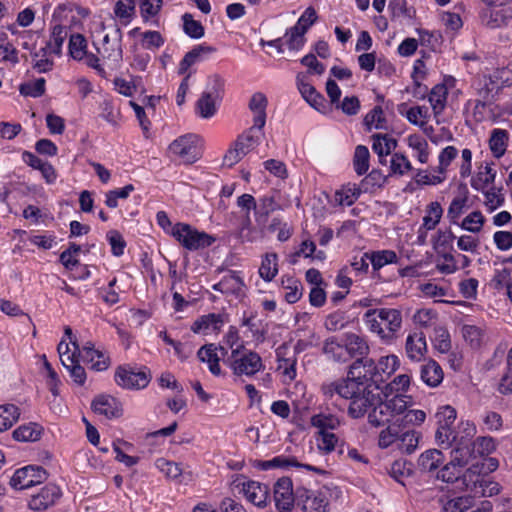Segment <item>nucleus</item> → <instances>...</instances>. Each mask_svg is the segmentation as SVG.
Here are the masks:
<instances>
[{"label": "nucleus", "instance_id": "1", "mask_svg": "<svg viewBox=\"0 0 512 512\" xmlns=\"http://www.w3.org/2000/svg\"><path fill=\"white\" fill-rule=\"evenodd\" d=\"M363 320L369 331L390 342L402 326V312L395 308H374L365 312Z\"/></svg>", "mask_w": 512, "mask_h": 512}, {"label": "nucleus", "instance_id": "2", "mask_svg": "<svg viewBox=\"0 0 512 512\" xmlns=\"http://www.w3.org/2000/svg\"><path fill=\"white\" fill-rule=\"evenodd\" d=\"M224 363L227 364L237 376L245 375L251 377L264 369L260 355L245 348L243 345L233 349L231 354L224 359Z\"/></svg>", "mask_w": 512, "mask_h": 512}, {"label": "nucleus", "instance_id": "3", "mask_svg": "<svg viewBox=\"0 0 512 512\" xmlns=\"http://www.w3.org/2000/svg\"><path fill=\"white\" fill-rule=\"evenodd\" d=\"M483 472V463L476 462L469 466L463 475L464 488L473 493L474 496L491 497L497 495L500 492L499 484L484 480Z\"/></svg>", "mask_w": 512, "mask_h": 512}, {"label": "nucleus", "instance_id": "4", "mask_svg": "<svg viewBox=\"0 0 512 512\" xmlns=\"http://www.w3.org/2000/svg\"><path fill=\"white\" fill-rule=\"evenodd\" d=\"M170 235L191 251L209 247L215 241V238L206 232H200L191 225L181 222L174 224Z\"/></svg>", "mask_w": 512, "mask_h": 512}, {"label": "nucleus", "instance_id": "5", "mask_svg": "<svg viewBox=\"0 0 512 512\" xmlns=\"http://www.w3.org/2000/svg\"><path fill=\"white\" fill-rule=\"evenodd\" d=\"M435 418L437 423L435 441L442 449H449L455 440L453 425L457 419V411L450 405L441 406L438 408Z\"/></svg>", "mask_w": 512, "mask_h": 512}, {"label": "nucleus", "instance_id": "6", "mask_svg": "<svg viewBox=\"0 0 512 512\" xmlns=\"http://www.w3.org/2000/svg\"><path fill=\"white\" fill-rule=\"evenodd\" d=\"M169 152L184 164H193L202 157V139L193 133L182 135L169 145Z\"/></svg>", "mask_w": 512, "mask_h": 512}, {"label": "nucleus", "instance_id": "7", "mask_svg": "<svg viewBox=\"0 0 512 512\" xmlns=\"http://www.w3.org/2000/svg\"><path fill=\"white\" fill-rule=\"evenodd\" d=\"M114 380L124 389L139 390L148 386L151 373L146 367L137 370L130 365H121L115 371Z\"/></svg>", "mask_w": 512, "mask_h": 512}, {"label": "nucleus", "instance_id": "8", "mask_svg": "<svg viewBox=\"0 0 512 512\" xmlns=\"http://www.w3.org/2000/svg\"><path fill=\"white\" fill-rule=\"evenodd\" d=\"M296 502L302 506L304 512H328V489L324 487L315 491L297 488Z\"/></svg>", "mask_w": 512, "mask_h": 512}, {"label": "nucleus", "instance_id": "9", "mask_svg": "<svg viewBox=\"0 0 512 512\" xmlns=\"http://www.w3.org/2000/svg\"><path fill=\"white\" fill-rule=\"evenodd\" d=\"M317 18L316 10L312 6L305 9L297 23L286 32L289 49L299 50L304 45V35L317 21Z\"/></svg>", "mask_w": 512, "mask_h": 512}, {"label": "nucleus", "instance_id": "10", "mask_svg": "<svg viewBox=\"0 0 512 512\" xmlns=\"http://www.w3.org/2000/svg\"><path fill=\"white\" fill-rule=\"evenodd\" d=\"M48 478L47 471L37 465H28L17 469L10 480V485L18 490L41 484Z\"/></svg>", "mask_w": 512, "mask_h": 512}, {"label": "nucleus", "instance_id": "11", "mask_svg": "<svg viewBox=\"0 0 512 512\" xmlns=\"http://www.w3.org/2000/svg\"><path fill=\"white\" fill-rule=\"evenodd\" d=\"M362 389V382H358L357 380L350 378L349 373H347V377L345 379L323 383L321 386V391L327 399H331L335 395H338L340 398L351 400L359 394Z\"/></svg>", "mask_w": 512, "mask_h": 512}, {"label": "nucleus", "instance_id": "12", "mask_svg": "<svg viewBox=\"0 0 512 512\" xmlns=\"http://www.w3.org/2000/svg\"><path fill=\"white\" fill-rule=\"evenodd\" d=\"M258 144L252 134L243 133L237 137L232 146L226 151L223 157V165L233 167L240 162Z\"/></svg>", "mask_w": 512, "mask_h": 512}, {"label": "nucleus", "instance_id": "13", "mask_svg": "<svg viewBox=\"0 0 512 512\" xmlns=\"http://www.w3.org/2000/svg\"><path fill=\"white\" fill-rule=\"evenodd\" d=\"M274 500L276 508L281 512H290L296 502V492L289 477H282L274 484Z\"/></svg>", "mask_w": 512, "mask_h": 512}, {"label": "nucleus", "instance_id": "14", "mask_svg": "<svg viewBox=\"0 0 512 512\" xmlns=\"http://www.w3.org/2000/svg\"><path fill=\"white\" fill-rule=\"evenodd\" d=\"M61 495V489L57 485L47 484L37 494L31 496L29 508L34 511L46 510L53 506Z\"/></svg>", "mask_w": 512, "mask_h": 512}, {"label": "nucleus", "instance_id": "15", "mask_svg": "<svg viewBox=\"0 0 512 512\" xmlns=\"http://www.w3.org/2000/svg\"><path fill=\"white\" fill-rule=\"evenodd\" d=\"M225 356H228V350L222 346L217 347L213 343L203 345L197 352L198 359L201 362L207 363L209 371L215 376L220 375L221 368L219 361L221 357L224 360Z\"/></svg>", "mask_w": 512, "mask_h": 512}, {"label": "nucleus", "instance_id": "16", "mask_svg": "<svg viewBox=\"0 0 512 512\" xmlns=\"http://www.w3.org/2000/svg\"><path fill=\"white\" fill-rule=\"evenodd\" d=\"M486 25L491 29L512 27V0H507L497 9L485 12Z\"/></svg>", "mask_w": 512, "mask_h": 512}, {"label": "nucleus", "instance_id": "17", "mask_svg": "<svg viewBox=\"0 0 512 512\" xmlns=\"http://www.w3.org/2000/svg\"><path fill=\"white\" fill-rule=\"evenodd\" d=\"M371 364L374 375V385L377 389H380L381 384L385 383L399 366V359L396 355H388L381 357L378 362L371 359Z\"/></svg>", "mask_w": 512, "mask_h": 512}, {"label": "nucleus", "instance_id": "18", "mask_svg": "<svg viewBox=\"0 0 512 512\" xmlns=\"http://www.w3.org/2000/svg\"><path fill=\"white\" fill-rule=\"evenodd\" d=\"M92 410L107 419L119 418L123 409L121 403L111 395H99L91 403Z\"/></svg>", "mask_w": 512, "mask_h": 512}, {"label": "nucleus", "instance_id": "19", "mask_svg": "<svg viewBox=\"0 0 512 512\" xmlns=\"http://www.w3.org/2000/svg\"><path fill=\"white\" fill-rule=\"evenodd\" d=\"M377 394H374L367 387H363L362 391L350 400L348 414L358 419L369 413L375 403Z\"/></svg>", "mask_w": 512, "mask_h": 512}, {"label": "nucleus", "instance_id": "20", "mask_svg": "<svg viewBox=\"0 0 512 512\" xmlns=\"http://www.w3.org/2000/svg\"><path fill=\"white\" fill-rule=\"evenodd\" d=\"M472 446V442L453 441L450 461L461 468L468 464L471 466L476 462L481 463L476 456V450Z\"/></svg>", "mask_w": 512, "mask_h": 512}, {"label": "nucleus", "instance_id": "21", "mask_svg": "<svg viewBox=\"0 0 512 512\" xmlns=\"http://www.w3.org/2000/svg\"><path fill=\"white\" fill-rule=\"evenodd\" d=\"M406 356L414 362H420L427 353V342L422 331L409 333L405 341Z\"/></svg>", "mask_w": 512, "mask_h": 512}, {"label": "nucleus", "instance_id": "22", "mask_svg": "<svg viewBox=\"0 0 512 512\" xmlns=\"http://www.w3.org/2000/svg\"><path fill=\"white\" fill-rule=\"evenodd\" d=\"M246 499L257 507H265L269 499V486L258 481H247L242 484Z\"/></svg>", "mask_w": 512, "mask_h": 512}, {"label": "nucleus", "instance_id": "23", "mask_svg": "<svg viewBox=\"0 0 512 512\" xmlns=\"http://www.w3.org/2000/svg\"><path fill=\"white\" fill-rule=\"evenodd\" d=\"M216 52V48L206 44H199L187 52L179 63L178 74L185 75L194 64L203 61L208 55Z\"/></svg>", "mask_w": 512, "mask_h": 512}, {"label": "nucleus", "instance_id": "24", "mask_svg": "<svg viewBox=\"0 0 512 512\" xmlns=\"http://www.w3.org/2000/svg\"><path fill=\"white\" fill-rule=\"evenodd\" d=\"M349 377L362 382V387H369L374 385V375L371 364V359H356L349 368Z\"/></svg>", "mask_w": 512, "mask_h": 512}, {"label": "nucleus", "instance_id": "25", "mask_svg": "<svg viewBox=\"0 0 512 512\" xmlns=\"http://www.w3.org/2000/svg\"><path fill=\"white\" fill-rule=\"evenodd\" d=\"M345 353L351 358L366 359L370 352V347L364 336L355 333L345 334Z\"/></svg>", "mask_w": 512, "mask_h": 512}, {"label": "nucleus", "instance_id": "26", "mask_svg": "<svg viewBox=\"0 0 512 512\" xmlns=\"http://www.w3.org/2000/svg\"><path fill=\"white\" fill-rule=\"evenodd\" d=\"M82 357L84 361L91 363V368L96 371H104L110 365L109 357L95 348L94 344L90 341L86 342L82 347Z\"/></svg>", "mask_w": 512, "mask_h": 512}, {"label": "nucleus", "instance_id": "27", "mask_svg": "<svg viewBox=\"0 0 512 512\" xmlns=\"http://www.w3.org/2000/svg\"><path fill=\"white\" fill-rule=\"evenodd\" d=\"M444 373L438 362L430 359L422 365L420 370L421 380L429 387H438L443 381Z\"/></svg>", "mask_w": 512, "mask_h": 512}, {"label": "nucleus", "instance_id": "28", "mask_svg": "<svg viewBox=\"0 0 512 512\" xmlns=\"http://www.w3.org/2000/svg\"><path fill=\"white\" fill-rule=\"evenodd\" d=\"M389 411V407H387L385 401H382L377 394L375 403L368 413V422L374 427H380L390 423L393 418Z\"/></svg>", "mask_w": 512, "mask_h": 512}, {"label": "nucleus", "instance_id": "29", "mask_svg": "<svg viewBox=\"0 0 512 512\" xmlns=\"http://www.w3.org/2000/svg\"><path fill=\"white\" fill-rule=\"evenodd\" d=\"M122 30L117 25L114 26L111 31V40L112 43L106 46H103L102 55L104 58L112 60L114 62H120L123 58V50H122Z\"/></svg>", "mask_w": 512, "mask_h": 512}, {"label": "nucleus", "instance_id": "30", "mask_svg": "<svg viewBox=\"0 0 512 512\" xmlns=\"http://www.w3.org/2000/svg\"><path fill=\"white\" fill-rule=\"evenodd\" d=\"M221 314L209 313L198 318L192 325L191 329L194 333H208L209 331L220 330L223 324Z\"/></svg>", "mask_w": 512, "mask_h": 512}, {"label": "nucleus", "instance_id": "31", "mask_svg": "<svg viewBox=\"0 0 512 512\" xmlns=\"http://www.w3.org/2000/svg\"><path fill=\"white\" fill-rule=\"evenodd\" d=\"M444 461V455L441 450L429 449L423 452L417 461L418 468L423 472L436 470Z\"/></svg>", "mask_w": 512, "mask_h": 512}, {"label": "nucleus", "instance_id": "32", "mask_svg": "<svg viewBox=\"0 0 512 512\" xmlns=\"http://www.w3.org/2000/svg\"><path fill=\"white\" fill-rule=\"evenodd\" d=\"M421 437V433L416 430L408 429L403 431L401 429L397 447L402 453L410 455L418 448Z\"/></svg>", "mask_w": 512, "mask_h": 512}, {"label": "nucleus", "instance_id": "33", "mask_svg": "<svg viewBox=\"0 0 512 512\" xmlns=\"http://www.w3.org/2000/svg\"><path fill=\"white\" fill-rule=\"evenodd\" d=\"M43 428L37 423H28L19 426L13 431V438L20 442H35L40 439Z\"/></svg>", "mask_w": 512, "mask_h": 512}, {"label": "nucleus", "instance_id": "34", "mask_svg": "<svg viewBox=\"0 0 512 512\" xmlns=\"http://www.w3.org/2000/svg\"><path fill=\"white\" fill-rule=\"evenodd\" d=\"M259 276L265 281H272L278 274V255L274 252L266 253L259 267Z\"/></svg>", "mask_w": 512, "mask_h": 512}, {"label": "nucleus", "instance_id": "35", "mask_svg": "<svg viewBox=\"0 0 512 512\" xmlns=\"http://www.w3.org/2000/svg\"><path fill=\"white\" fill-rule=\"evenodd\" d=\"M448 89L445 84L435 85L429 95L428 100L432 106L435 116L441 114L446 106Z\"/></svg>", "mask_w": 512, "mask_h": 512}, {"label": "nucleus", "instance_id": "36", "mask_svg": "<svg viewBox=\"0 0 512 512\" xmlns=\"http://www.w3.org/2000/svg\"><path fill=\"white\" fill-rule=\"evenodd\" d=\"M281 285L283 289L286 290L284 298L288 303L294 304L300 300L303 291L300 280L292 276H283L281 279Z\"/></svg>", "mask_w": 512, "mask_h": 512}, {"label": "nucleus", "instance_id": "37", "mask_svg": "<svg viewBox=\"0 0 512 512\" xmlns=\"http://www.w3.org/2000/svg\"><path fill=\"white\" fill-rule=\"evenodd\" d=\"M277 209V204L272 196L260 198L259 204L256 203L255 220L259 225H265L269 215Z\"/></svg>", "mask_w": 512, "mask_h": 512}, {"label": "nucleus", "instance_id": "38", "mask_svg": "<svg viewBox=\"0 0 512 512\" xmlns=\"http://www.w3.org/2000/svg\"><path fill=\"white\" fill-rule=\"evenodd\" d=\"M401 424L396 422L389 424L386 428L381 430L378 436V446L381 449H386L393 445L394 443H398V439L400 436Z\"/></svg>", "mask_w": 512, "mask_h": 512}, {"label": "nucleus", "instance_id": "39", "mask_svg": "<svg viewBox=\"0 0 512 512\" xmlns=\"http://www.w3.org/2000/svg\"><path fill=\"white\" fill-rule=\"evenodd\" d=\"M508 132L503 129H494L489 139V147L496 158L504 155L507 147Z\"/></svg>", "mask_w": 512, "mask_h": 512}, {"label": "nucleus", "instance_id": "40", "mask_svg": "<svg viewBox=\"0 0 512 512\" xmlns=\"http://www.w3.org/2000/svg\"><path fill=\"white\" fill-rule=\"evenodd\" d=\"M272 464V468H285V467H297L304 468L308 471H313L317 474H323L325 471L316 466H312L310 464H304L297 461L295 457H286V456H276L270 460Z\"/></svg>", "mask_w": 512, "mask_h": 512}, {"label": "nucleus", "instance_id": "41", "mask_svg": "<svg viewBox=\"0 0 512 512\" xmlns=\"http://www.w3.org/2000/svg\"><path fill=\"white\" fill-rule=\"evenodd\" d=\"M216 101L219 100L203 92L196 102V112L204 119L213 117L217 112Z\"/></svg>", "mask_w": 512, "mask_h": 512}, {"label": "nucleus", "instance_id": "42", "mask_svg": "<svg viewBox=\"0 0 512 512\" xmlns=\"http://www.w3.org/2000/svg\"><path fill=\"white\" fill-rule=\"evenodd\" d=\"M69 55L77 61L84 59L87 53V41L82 34H72L68 43Z\"/></svg>", "mask_w": 512, "mask_h": 512}, {"label": "nucleus", "instance_id": "43", "mask_svg": "<svg viewBox=\"0 0 512 512\" xmlns=\"http://www.w3.org/2000/svg\"><path fill=\"white\" fill-rule=\"evenodd\" d=\"M462 468L449 461L437 474V478L446 483H461L463 486Z\"/></svg>", "mask_w": 512, "mask_h": 512}, {"label": "nucleus", "instance_id": "44", "mask_svg": "<svg viewBox=\"0 0 512 512\" xmlns=\"http://www.w3.org/2000/svg\"><path fill=\"white\" fill-rule=\"evenodd\" d=\"M19 408L13 404L0 406V432L6 431L18 420Z\"/></svg>", "mask_w": 512, "mask_h": 512}, {"label": "nucleus", "instance_id": "45", "mask_svg": "<svg viewBox=\"0 0 512 512\" xmlns=\"http://www.w3.org/2000/svg\"><path fill=\"white\" fill-rule=\"evenodd\" d=\"M397 259V254L392 250H381L369 253V260L375 271L387 264L396 263Z\"/></svg>", "mask_w": 512, "mask_h": 512}, {"label": "nucleus", "instance_id": "46", "mask_svg": "<svg viewBox=\"0 0 512 512\" xmlns=\"http://www.w3.org/2000/svg\"><path fill=\"white\" fill-rule=\"evenodd\" d=\"M434 348L442 353H448L452 347L450 333L444 326L434 328V338L432 339Z\"/></svg>", "mask_w": 512, "mask_h": 512}, {"label": "nucleus", "instance_id": "47", "mask_svg": "<svg viewBox=\"0 0 512 512\" xmlns=\"http://www.w3.org/2000/svg\"><path fill=\"white\" fill-rule=\"evenodd\" d=\"M388 473L396 482L405 485L404 480L412 475L411 463L396 460L391 464Z\"/></svg>", "mask_w": 512, "mask_h": 512}, {"label": "nucleus", "instance_id": "48", "mask_svg": "<svg viewBox=\"0 0 512 512\" xmlns=\"http://www.w3.org/2000/svg\"><path fill=\"white\" fill-rule=\"evenodd\" d=\"M370 153L366 146L358 145L355 148L353 165L358 175H364L369 169Z\"/></svg>", "mask_w": 512, "mask_h": 512}, {"label": "nucleus", "instance_id": "49", "mask_svg": "<svg viewBox=\"0 0 512 512\" xmlns=\"http://www.w3.org/2000/svg\"><path fill=\"white\" fill-rule=\"evenodd\" d=\"M312 426L319 429V432H329L328 430H334L340 422L338 418L332 414H316L311 417Z\"/></svg>", "mask_w": 512, "mask_h": 512}, {"label": "nucleus", "instance_id": "50", "mask_svg": "<svg viewBox=\"0 0 512 512\" xmlns=\"http://www.w3.org/2000/svg\"><path fill=\"white\" fill-rule=\"evenodd\" d=\"M363 122L367 131H371L372 128L385 129L386 119L384 117L382 107L375 106L369 113L366 114Z\"/></svg>", "mask_w": 512, "mask_h": 512}, {"label": "nucleus", "instance_id": "51", "mask_svg": "<svg viewBox=\"0 0 512 512\" xmlns=\"http://www.w3.org/2000/svg\"><path fill=\"white\" fill-rule=\"evenodd\" d=\"M442 214L443 209L438 202L430 203L427 209V214L423 217L422 227L425 230H433L440 222Z\"/></svg>", "mask_w": 512, "mask_h": 512}, {"label": "nucleus", "instance_id": "52", "mask_svg": "<svg viewBox=\"0 0 512 512\" xmlns=\"http://www.w3.org/2000/svg\"><path fill=\"white\" fill-rule=\"evenodd\" d=\"M408 145L417 152V158L420 163H427L429 152L427 141L418 134H413L408 137Z\"/></svg>", "mask_w": 512, "mask_h": 512}, {"label": "nucleus", "instance_id": "53", "mask_svg": "<svg viewBox=\"0 0 512 512\" xmlns=\"http://www.w3.org/2000/svg\"><path fill=\"white\" fill-rule=\"evenodd\" d=\"M67 37V30L62 25H55L51 32V38L47 44L51 45V53L60 56L62 53V46Z\"/></svg>", "mask_w": 512, "mask_h": 512}, {"label": "nucleus", "instance_id": "54", "mask_svg": "<svg viewBox=\"0 0 512 512\" xmlns=\"http://www.w3.org/2000/svg\"><path fill=\"white\" fill-rule=\"evenodd\" d=\"M183 30L184 32L193 39H200L204 36L205 30L201 22L193 19L192 15L185 13L182 16Z\"/></svg>", "mask_w": 512, "mask_h": 512}, {"label": "nucleus", "instance_id": "55", "mask_svg": "<svg viewBox=\"0 0 512 512\" xmlns=\"http://www.w3.org/2000/svg\"><path fill=\"white\" fill-rule=\"evenodd\" d=\"M496 171L487 164L483 170H480L476 179H472L471 186L476 190L483 191L485 187L495 181Z\"/></svg>", "mask_w": 512, "mask_h": 512}, {"label": "nucleus", "instance_id": "56", "mask_svg": "<svg viewBox=\"0 0 512 512\" xmlns=\"http://www.w3.org/2000/svg\"><path fill=\"white\" fill-rule=\"evenodd\" d=\"M46 81L44 78H38L34 82H26L20 85L19 92L23 96L33 98L41 97L45 93Z\"/></svg>", "mask_w": 512, "mask_h": 512}, {"label": "nucleus", "instance_id": "57", "mask_svg": "<svg viewBox=\"0 0 512 512\" xmlns=\"http://www.w3.org/2000/svg\"><path fill=\"white\" fill-rule=\"evenodd\" d=\"M386 182V176L378 169H373L363 180L360 185L364 192L372 191L375 188L382 187Z\"/></svg>", "mask_w": 512, "mask_h": 512}, {"label": "nucleus", "instance_id": "58", "mask_svg": "<svg viewBox=\"0 0 512 512\" xmlns=\"http://www.w3.org/2000/svg\"><path fill=\"white\" fill-rule=\"evenodd\" d=\"M485 218L480 211H473L467 215L461 222L460 227L471 233H478L481 231Z\"/></svg>", "mask_w": 512, "mask_h": 512}, {"label": "nucleus", "instance_id": "59", "mask_svg": "<svg viewBox=\"0 0 512 512\" xmlns=\"http://www.w3.org/2000/svg\"><path fill=\"white\" fill-rule=\"evenodd\" d=\"M390 170L391 174L402 176L412 170V165L404 154L394 153L390 160Z\"/></svg>", "mask_w": 512, "mask_h": 512}, {"label": "nucleus", "instance_id": "60", "mask_svg": "<svg viewBox=\"0 0 512 512\" xmlns=\"http://www.w3.org/2000/svg\"><path fill=\"white\" fill-rule=\"evenodd\" d=\"M364 192L361 185L348 189H342L335 193V201L339 205L351 206L359 198L361 193Z\"/></svg>", "mask_w": 512, "mask_h": 512}, {"label": "nucleus", "instance_id": "61", "mask_svg": "<svg viewBox=\"0 0 512 512\" xmlns=\"http://www.w3.org/2000/svg\"><path fill=\"white\" fill-rule=\"evenodd\" d=\"M385 403L387 407H389L392 418L402 414L404 415L408 408L407 396L402 394H397L392 398L386 399Z\"/></svg>", "mask_w": 512, "mask_h": 512}, {"label": "nucleus", "instance_id": "62", "mask_svg": "<svg viewBox=\"0 0 512 512\" xmlns=\"http://www.w3.org/2000/svg\"><path fill=\"white\" fill-rule=\"evenodd\" d=\"M222 280L225 283V294H238L244 287V282L236 271H229Z\"/></svg>", "mask_w": 512, "mask_h": 512}, {"label": "nucleus", "instance_id": "63", "mask_svg": "<svg viewBox=\"0 0 512 512\" xmlns=\"http://www.w3.org/2000/svg\"><path fill=\"white\" fill-rule=\"evenodd\" d=\"M347 323L348 320L346 312L338 310L326 317L324 325L329 331H338L343 329Z\"/></svg>", "mask_w": 512, "mask_h": 512}, {"label": "nucleus", "instance_id": "64", "mask_svg": "<svg viewBox=\"0 0 512 512\" xmlns=\"http://www.w3.org/2000/svg\"><path fill=\"white\" fill-rule=\"evenodd\" d=\"M163 0H141L140 14L145 22L158 15L162 8Z\"/></svg>", "mask_w": 512, "mask_h": 512}]
</instances>
